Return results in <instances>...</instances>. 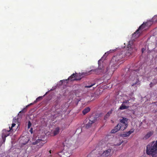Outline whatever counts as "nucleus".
Returning a JSON list of instances; mask_svg holds the SVG:
<instances>
[{
    "mask_svg": "<svg viewBox=\"0 0 157 157\" xmlns=\"http://www.w3.org/2000/svg\"><path fill=\"white\" fill-rule=\"evenodd\" d=\"M29 106V105H26L25 107V108H24L23 109H22V110L20 112V113H21V112H24V111L26 109V108H27V107H28Z\"/></svg>",
    "mask_w": 157,
    "mask_h": 157,
    "instance_id": "nucleus-22",
    "label": "nucleus"
},
{
    "mask_svg": "<svg viewBox=\"0 0 157 157\" xmlns=\"http://www.w3.org/2000/svg\"><path fill=\"white\" fill-rule=\"evenodd\" d=\"M15 125V124L13 122V124H12L11 127H9V130H7L6 129L3 130L2 131V137H6L7 136H9L10 135V133L9 132L11 130L13 131L12 129V128Z\"/></svg>",
    "mask_w": 157,
    "mask_h": 157,
    "instance_id": "nucleus-7",
    "label": "nucleus"
},
{
    "mask_svg": "<svg viewBox=\"0 0 157 157\" xmlns=\"http://www.w3.org/2000/svg\"><path fill=\"white\" fill-rule=\"evenodd\" d=\"M154 71L155 72H156V73L157 74V67L155 68Z\"/></svg>",
    "mask_w": 157,
    "mask_h": 157,
    "instance_id": "nucleus-28",
    "label": "nucleus"
},
{
    "mask_svg": "<svg viewBox=\"0 0 157 157\" xmlns=\"http://www.w3.org/2000/svg\"><path fill=\"white\" fill-rule=\"evenodd\" d=\"M128 119L123 117L122 119L120 120V122L118 124L114 127L113 129L112 130L111 132L114 133L120 130H124L128 126Z\"/></svg>",
    "mask_w": 157,
    "mask_h": 157,
    "instance_id": "nucleus-2",
    "label": "nucleus"
},
{
    "mask_svg": "<svg viewBox=\"0 0 157 157\" xmlns=\"http://www.w3.org/2000/svg\"><path fill=\"white\" fill-rule=\"evenodd\" d=\"M154 85H153V84L152 83V82H151L150 84V86L151 87L152 86H153Z\"/></svg>",
    "mask_w": 157,
    "mask_h": 157,
    "instance_id": "nucleus-27",
    "label": "nucleus"
},
{
    "mask_svg": "<svg viewBox=\"0 0 157 157\" xmlns=\"http://www.w3.org/2000/svg\"><path fill=\"white\" fill-rule=\"evenodd\" d=\"M30 132H31V133H32L33 132V128H30Z\"/></svg>",
    "mask_w": 157,
    "mask_h": 157,
    "instance_id": "nucleus-26",
    "label": "nucleus"
},
{
    "mask_svg": "<svg viewBox=\"0 0 157 157\" xmlns=\"http://www.w3.org/2000/svg\"><path fill=\"white\" fill-rule=\"evenodd\" d=\"M94 84H92L90 85L86 86L85 87L86 88H90L94 86Z\"/></svg>",
    "mask_w": 157,
    "mask_h": 157,
    "instance_id": "nucleus-24",
    "label": "nucleus"
},
{
    "mask_svg": "<svg viewBox=\"0 0 157 157\" xmlns=\"http://www.w3.org/2000/svg\"><path fill=\"white\" fill-rule=\"evenodd\" d=\"M39 143V145H37L38 148H39L41 147L44 144V141H43L42 139H38L35 142H33V144L36 145Z\"/></svg>",
    "mask_w": 157,
    "mask_h": 157,
    "instance_id": "nucleus-9",
    "label": "nucleus"
},
{
    "mask_svg": "<svg viewBox=\"0 0 157 157\" xmlns=\"http://www.w3.org/2000/svg\"><path fill=\"white\" fill-rule=\"evenodd\" d=\"M49 152L50 154H51V150H50L49 151Z\"/></svg>",
    "mask_w": 157,
    "mask_h": 157,
    "instance_id": "nucleus-32",
    "label": "nucleus"
},
{
    "mask_svg": "<svg viewBox=\"0 0 157 157\" xmlns=\"http://www.w3.org/2000/svg\"><path fill=\"white\" fill-rule=\"evenodd\" d=\"M60 81H61V82L63 81V80H62H62H61Z\"/></svg>",
    "mask_w": 157,
    "mask_h": 157,
    "instance_id": "nucleus-33",
    "label": "nucleus"
},
{
    "mask_svg": "<svg viewBox=\"0 0 157 157\" xmlns=\"http://www.w3.org/2000/svg\"><path fill=\"white\" fill-rule=\"evenodd\" d=\"M34 103H34V102L33 103H30L29 104V106H30L31 105H33Z\"/></svg>",
    "mask_w": 157,
    "mask_h": 157,
    "instance_id": "nucleus-31",
    "label": "nucleus"
},
{
    "mask_svg": "<svg viewBox=\"0 0 157 157\" xmlns=\"http://www.w3.org/2000/svg\"><path fill=\"white\" fill-rule=\"evenodd\" d=\"M101 59L98 60V69H92L90 71V72H93L94 73L97 74H99L101 73H104L105 71L104 67H103L102 65H101Z\"/></svg>",
    "mask_w": 157,
    "mask_h": 157,
    "instance_id": "nucleus-5",
    "label": "nucleus"
},
{
    "mask_svg": "<svg viewBox=\"0 0 157 157\" xmlns=\"http://www.w3.org/2000/svg\"><path fill=\"white\" fill-rule=\"evenodd\" d=\"M61 154H59V155L61 156L60 157H69L70 156L69 153L68 152H65V151L63 150L62 152L59 153Z\"/></svg>",
    "mask_w": 157,
    "mask_h": 157,
    "instance_id": "nucleus-15",
    "label": "nucleus"
},
{
    "mask_svg": "<svg viewBox=\"0 0 157 157\" xmlns=\"http://www.w3.org/2000/svg\"><path fill=\"white\" fill-rule=\"evenodd\" d=\"M42 97L40 96L38 97L36 99V100H35L34 101V103H36L37 101H39V100H40L42 99Z\"/></svg>",
    "mask_w": 157,
    "mask_h": 157,
    "instance_id": "nucleus-20",
    "label": "nucleus"
},
{
    "mask_svg": "<svg viewBox=\"0 0 157 157\" xmlns=\"http://www.w3.org/2000/svg\"><path fill=\"white\" fill-rule=\"evenodd\" d=\"M123 57V56L122 55V54H117L116 56L113 57L112 59V61L114 63V64H117L118 62L120 60V59Z\"/></svg>",
    "mask_w": 157,
    "mask_h": 157,
    "instance_id": "nucleus-8",
    "label": "nucleus"
},
{
    "mask_svg": "<svg viewBox=\"0 0 157 157\" xmlns=\"http://www.w3.org/2000/svg\"><path fill=\"white\" fill-rule=\"evenodd\" d=\"M129 100H125L123 102V104H129Z\"/></svg>",
    "mask_w": 157,
    "mask_h": 157,
    "instance_id": "nucleus-21",
    "label": "nucleus"
},
{
    "mask_svg": "<svg viewBox=\"0 0 157 157\" xmlns=\"http://www.w3.org/2000/svg\"><path fill=\"white\" fill-rule=\"evenodd\" d=\"M140 69H137L136 70H134L132 71L131 72V75H130V79H132V80H133V76L134 78L133 80H135L134 83H133L132 84V86H133L136 85H138L140 84V82L139 81L138 77L139 75H141L139 74V71H140Z\"/></svg>",
    "mask_w": 157,
    "mask_h": 157,
    "instance_id": "nucleus-4",
    "label": "nucleus"
},
{
    "mask_svg": "<svg viewBox=\"0 0 157 157\" xmlns=\"http://www.w3.org/2000/svg\"><path fill=\"white\" fill-rule=\"evenodd\" d=\"M155 18H156V20H155V21H157V16H156L154 18V20Z\"/></svg>",
    "mask_w": 157,
    "mask_h": 157,
    "instance_id": "nucleus-29",
    "label": "nucleus"
},
{
    "mask_svg": "<svg viewBox=\"0 0 157 157\" xmlns=\"http://www.w3.org/2000/svg\"><path fill=\"white\" fill-rule=\"evenodd\" d=\"M149 22H144L139 28L133 34L132 36L135 38L139 37L142 33L147 28Z\"/></svg>",
    "mask_w": 157,
    "mask_h": 157,
    "instance_id": "nucleus-3",
    "label": "nucleus"
},
{
    "mask_svg": "<svg viewBox=\"0 0 157 157\" xmlns=\"http://www.w3.org/2000/svg\"><path fill=\"white\" fill-rule=\"evenodd\" d=\"M153 131H150L148 132L147 134L143 137L144 140H146L148 139L150 136L152 135L153 134Z\"/></svg>",
    "mask_w": 157,
    "mask_h": 157,
    "instance_id": "nucleus-14",
    "label": "nucleus"
},
{
    "mask_svg": "<svg viewBox=\"0 0 157 157\" xmlns=\"http://www.w3.org/2000/svg\"><path fill=\"white\" fill-rule=\"evenodd\" d=\"M89 120L88 122L86 124V128H89L90 127H91L92 124L94 123V122L96 121V120H91V119H88L87 121Z\"/></svg>",
    "mask_w": 157,
    "mask_h": 157,
    "instance_id": "nucleus-13",
    "label": "nucleus"
},
{
    "mask_svg": "<svg viewBox=\"0 0 157 157\" xmlns=\"http://www.w3.org/2000/svg\"><path fill=\"white\" fill-rule=\"evenodd\" d=\"M90 110V109L89 107H86L82 111V113L83 115H85L89 112Z\"/></svg>",
    "mask_w": 157,
    "mask_h": 157,
    "instance_id": "nucleus-16",
    "label": "nucleus"
},
{
    "mask_svg": "<svg viewBox=\"0 0 157 157\" xmlns=\"http://www.w3.org/2000/svg\"><path fill=\"white\" fill-rule=\"evenodd\" d=\"M32 124L31 122L30 121H29L28 122V128H30L31 127V126Z\"/></svg>",
    "mask_w": 157,
    "mask_h": 157,
    "instance_id": "nucleus-23",
    "label": "nucleus"
},
{
    "mask_svg": "<svg viewBox=\"0 0 157 157\" xmlns=\"http://www.w3.org/2000/svg\"><path fill=\"white\" fill-rule=\"evenodd\" d=\"M113 110V109H111V110L109 111L106 114L104 117V119L106 120L109 117L110 114L112 113Z\"/></svg>",
    "mask_w": 157,
    "mask_h": 157,
    "instance_id": "nucleus-17",
    "label": "nucleus"
},
{
    "mask_svg": "<svg viewBox=\"0 0 157 157\" xmlns=\"http://www.w3.org/2000/svg\"><path fill=\"white\" fill-rule=\"evenodd\" d=\"M146 152L147 155L152 157H157V140L155 142L152 141L147 145Z\"/></svg>",
    "mask_w": 157,
    "mask_h": 157,
    "instance_id": "nucleus-1",
    "label": "nucleus"
},
{
    "mask_svg": "<svg viewBox=\"0 0 157 157\" xmlns=\"http://www.w3.org/2000/svg\"><path fill=\"white\" fill-rule=\"evenodd\" d=\"M59 127H58L56 128L55 129V130L54 131V132H53V133H54V136H56V135L58 134L59 132Z\"/></svg>",
    "mask_w": 157,
    "mask_h": 157,
    "instance_id": "nucleus-18",
    "label": "nucleus"
},
{
    "mask_svg": "<svg viewBox=\"0 0 157 157\" xmlns=\"http://www.w3.org/2000/svg\"><path fill=\"white\" fill-rule=\"evenodd\" d=\"M145 50V49L144 48H142V52L143 53L144 52V51Z\"/></svg>",
    "mask_w": 157,
    "mask_h": 157,
    "instance_id": "nucleus-30",
    "label": "nucleus"
},
{
    "mask_svg": "<svg viewBox=\"0 0 157 157\" xmlns=\"http://www.w3.org/2000/svg\"><path fill=\"white\" fill-rule=\"evenodd\" d=\"M3 142H5L6 140V137H2Z\"/></svg>",
    "mask_w": 157,
    "mask_h": 157,
    "instance_id": "nucleus-25",
    "label": "nucleus"
},
{
    "mask_svg": "<svg viewBox=\"0 0 157 157\" xmlns=\"http://www.w3.org/2000/svg\"><path fill=\"white\" fill-rule=\"evenodd\" d=\"M127 52L125 54L126 56H129L133 52V49L130 44H128L127 47Z\"/></svg>",
    "mask_w": 157,
    "mask_h": 157,
    "instance_id": "nucleus-10",
    "label": "nucleus"
},
{
    "mask_svg": "<svg viewBox=\"0 0 157 157\" xmlns=\"http://www.w3.org/2000/svg\"><path fill=\"white\" fill-rule=\"evenodd\" d=\"M134 131V128H132L128 132H124L121 135V136L122 137H126L128 136L130 134L133 133Z\"/></svg>",
    "mask_w": 157,
    "mask_h": 157,
    "instance_id": "nucleus-11",
    "label": "nucleus"
},
{
    "mask_svg": "<svg viewBox=\"0 0 157 157\" xmlns=\"http://www.w3.org/2000/svg\"><path fill=\"white\" fill-rule=\"evenodd\" d=\"M111 150L109 149L104 151L101 155V157H108L110 155Z\"/></svg>",
    "mask_w": 157,
    "mask_h": 157,
    "instance_id": "nucleus-12",
    "label": "nucleus"
},
{
    "mask_svg": "<svg viewBox=\"0 0 157 157\" xmlns=\"http://www.w3.org/2000/svg\"><path fill=\"white\" fill-rule=\"evenodd\" d=\"M82 74L73 73L69 76L67 79H66V81L69 80L70 81L80 80L82 78Z\"/></svg>",
    "mask_w": 157,
    "mask_h": 157,
    "instance_id": "nucleus-6",
    "label": "nucleus"
},
{
    "mask_svg": "<svg viewBox=\"0 0 157 157\" xmlns=\"http://www.w3.org/2000/svg\"><path fill=\"white\" fill-rule=\"evenodd\" d=\"M128 106H126L123 103L121 105L119 109L121 110H123L124 109H128Z\"/></svg>",
    "mask_w": 157,
    "mask_h": 157,
    "instance_id": "nucleus-19",
    "label": "nucleus"
}]
</instances>
